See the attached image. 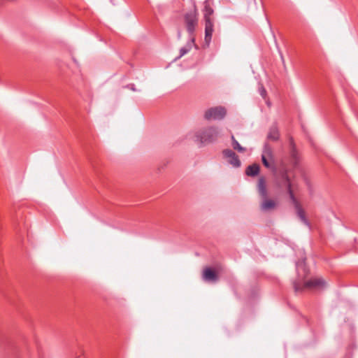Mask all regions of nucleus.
Wrapping results in <instances>:
<instances>
[{
  "mask_svg": "<svg viewBox=\"0 0 358 358\" xmlns=\"http://www.w3.org/2000/svg\"><path fill=\"white\" fill-rule=\"evenodd\" d=\"M279 138V131L276 125H273L268 131V138L272 141H277Z\"/></svg>",
  "mask_w": 358,
  "mask_h": 358,
  "instance_id": "f8f14e48",
  "label": "nucleus"
},
{
  "mask_svg": "<svg viewBox=\"0 0 358 358\" xmlns=\"http://www.w3.org/2000/svg\"><path fill=\"white\" fill-rule=\"evenodd\" d=\"M203 280L209 282H215L218 280L217 275L210 268H206L202 275Z\"/></svg>",
  "mask_w": 358,
  "mask_h": 358,
  "instance_id": "1a4fd4ad",
  "label": "nucleus"
},
{
  "mask_svg": "<svg viewBox=\"0 0 358 358\" xmlns=\"http://www.w3.org/2000/svg\"><path fill=\"white\" fill-rule=\"evenodd\" d=\"M262 160L264 166L269 169L273 170L275 169L274 161L266 159L262 157Z\"/></svg>",
  "mask_w": 358,
  "mask_h": 358,
  "instance_id": "2eb2a0df",
  "label": "nucleus"
},
{
  "mask_svg": "<svg viewBox=\"0 0 358 358\" xmlns=\"http://www.w3.org/2000/svg\"><path fill=\"white\" fill-rule=\"evenodd\" d=\"M262 199L259 208L263 212H268L274 210L278 205V202L275 200L268 199L267 196L262 197Z\"/></svg>",
  "mask_w": 358,
  "mask_h": 358,
  "instance_id": "6e6552de",
  "label": "nucleus"
},
{
  "mask_svg": "<svg viewBox=\"0 0 358 358\" xmlns=\"http://www.w3.org/2000/svg\"><path fill=\"white\" fill-rule=\"evenodd\" d=\"M185 22L189 34L193 35L198 24V14L196 9L185 14Z\"/></svg>",
  "mask_w": 358,
  "mask_h": 358,
  "instance_id": "423d86ee",
  "label": "nucleus"
},
{
  "mask_svg": "<svg viewBox=\"0 0 358 358\" xmlns=\"http://www.w3.org/2000/svg\"><path fill=\"white\" fill-rule=\"evenodd\" d=\"M266 94V90H265L263 87H262L260 88V94H261L263 97H265Z\"/></svg>",
  "mask_w": 358,
  "mask_h": 358,
  "instance_id": "f3484780",
  "label": "nucleus"
},
{
  "mask_svg": "<svg viewBox=\"0 0 358 358\" xmlns=\"http://www.w3.org/2000/svg\"><path fill=\"white\" fill-rule=\"evenodd\" d=\"M296 271L299 280L294 283V287L296 292H299L303 288H322L325 286V281L322 278H313L306 281L301 285V280L308 275V270L306 266L304 260L299 261L296 264Z\"/></svg>",
  "mask_w": 358,
  "mask_h": 358,
  "instance_id": "f257e3e1",
  "label": "nucleus"
},
{
  "mask_svg": "<svg viewBox=\"0 0 358 358\" xmlns=\"http://www.w3.org/2000/svg\"><path fill=\"white\" fill-rule=\"evenodd\" d=\"M220 129L215 126H208L199 129L187 134V138H192L200 144H208L215 141L220 136Z\"/></svg>",
  "mask_w": 358,
  "mask_h": 358,
  "instance_id": "f03ea898",
  "label": "nucleus"
},
{
  "mask_svg": "<svg viewBox=\"0 0 358 358\" xmlns=\"http://www.w3.org/2000/svg\"><path fill=\"white\" fill-rule=\"evenodd\" d=\"M227 114L226 109L222 106H215L207 109L204 112L203 117L206 120H220Z\"/></svg>",
  "mask_w": 358,
  "mask_h": 358,
  "instance_id": "39448f33",
  "label": "nucleus"
},
{
  "mask_svg": "<svg viewBox=\"0 0 358 358\" xmlns=\"http://www.w3.org/2000/svg\"><path fill=\"white\" fill-rule=\"evenodd\" d=\"M224 157L227 159L228 163L235 168L241 166V163L236 154L230 149H225L222 152Z\"/></svg>",
  "mask_w": 358,
  "mask_h": 358,
  "instance_id": "0eeeda50",
  "label": "nucleus"
},
{
  "mask_svg": "<svg viewBox=\"0 0 358 358\" xmlns=\"http://www.w3.org/2000/svg\"><path fill=\"white\" fill-rule=\"evenodd\" d=\"M257 189L261 197H265L267 196L266 182L263 178H260L258 180Z\"/></svg>",
  "mask_w": 358,
  "mask_h": 358,
  "instance_id": "9d476101",
  "label": "nucleus"
},
{
  "mask_svg": "<svg viewBox=\"0 0 358 358\" xmlns=\"http://www.w3.org/2000/svg\"><path fill=\"white\" fill-rule=\"evenodd\" d=\"M191 40H192V43H194V38H192V39H191Z\"/></svg>",
  "mask_w": 358,
  "mask_h": 358,
  "instance_id": "6ab92c4d",
  "label": "nucleus"
},
{
  "mask_svg": "<svg viewBox=\"0 0 358 358\" xmlns=\"http://www.w3.org/2000/svg\"><path fill=\"white\" fill-rule=\"evenodd\" d=\"M278 185L279 187H286L287 192L289 195V198L294 206V208L296 210L297 215L301 219V220L307 226H309V222L308 220L306 218L305 213L302 209L300 203L294 196L293 190L292 189V184L289 180V178L285 171L282 172L280 174V178L278 179Z\"/></svg>",
  "mask_w": 358,
  "mask_h": 358,
  "instance_id": "7ed1b4c3",
  "label": "nucleus"
},
{
  "mask_svg": "<svg viewBox=\"0 0 358 358\" xmlns=\"http://www.w3.org/2000/svg\"><path fill=\"white\" fill-rule=\"evenodd\" d=\"M259 172V165L254 164L246 169L245 173L249 176H256Z\"/></svg>",
  "mask_w": 358,
  "mask_h": 358,
  "instance_id": "9b49d317",
  "label": "nucleus"
},
{
  "mask_svg": "<svg viewBox=\"0 0 358 358\" xmlns=\"http://www.w3.org/2000/svg\"><path fill=\"white\" fill-rule=\"evenodd\" d=\"M191 48H192V45L190 44H188L185 47L180 48L179 57H182V56L186 55L187 52H189L190 51Z\"/></svg>",
  "mask_w": 358,
  "mask_h": 358,
  "instance_id": "dca6fc26",
  "label": "nucleus"
},
{
  "mask_svg": "<svg viewBox=\"0 0 358 358\" xmlns=\"http://www.w3.org/2000/svg\"><path fill=\"white\" fill-rule=\"evenodd\" d=\"M262 157L274 161L272 149L268 145H265Z\"/></svg>",
  "mask_w": 358,
  "mask_h": 358,
  "instance_id": "ddd939ff",
  "label": "nucleus"
},
{
  "mask_svg": "<svg viewBox=\"0 0 358 358\" xmlns=\"http://www.w3.org/2000/svg\"><path fill=\"white\" fill-rule=\"evenodd\" d=\"M231 146L234 150H237L239 152H243L245 150V148L242 147L239 143L236 140L234 135H231Z\"/></svg>",
  "mask_w": 358,
  "mask_h": 358,
  "instance_id": "4468645a",
  "label": "nucleus"
},
{
  "mask_svg": "<svg viewBox=\"0 0 358 358\" xmlns=\"http://www.w3.org/2000/svg\"><path fill=\"white\" fill-rule=\"evenodd\" d=\"M292 155H293V157H295V151H293Z\"/></svg>",
  "mask_w": 358,
  "mask_h": 358,
  "instance_id": "a211bd4d",
  "label": "nucleus"
},
{
  "mask_svg": "<svg viewBox=\"0 0 358 358\" xmlns=\"http://www.w3.org/2000/svg\"><path fill=\"white\" fill-rule=\"evenodd\" d=\"M213 14V9L208 4L206 3L203 9V15L205 20V42L208 45L211 41L213 33V21L211 17Z\"/></svg>",
  "mask_w": 358,
  "mask_h": 358,
  "instance_id": "20e7f679",
  "label": "nucleus"
}]
</instances>
